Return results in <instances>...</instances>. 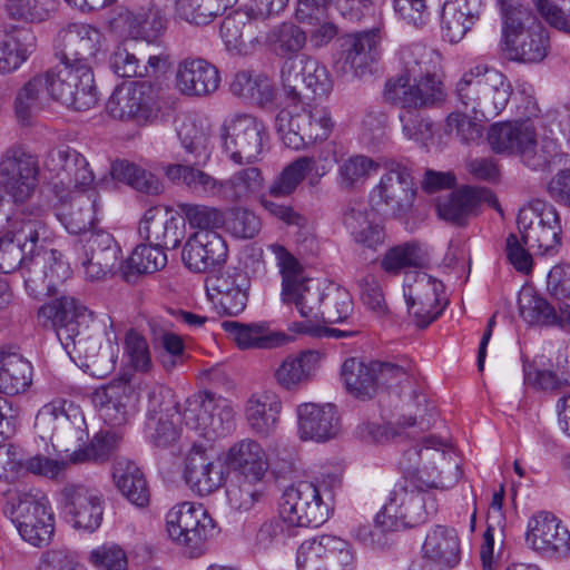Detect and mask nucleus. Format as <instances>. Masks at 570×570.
<instances>
[{"instance_id":"1","label":"nucleus","mask_w":570,"mask_h":570,"mask_svg":"<svg viewBox=\"0 0 570 570\" xmlns=\"http://www.w3.org/2000/svg\"><path fill=\"white\" fill-rule=\"evenodd\" d=\"M423 444L426 456L433 450L432 459L442 464V470L434 473L426 466L420 468L422 448L419 445L406 450L399 461L403 480L395 484L376 515V522L383 529L397 531L425 523L438 511V501L431 490L449 489L462 476L460 465L448 461L443 450L445 441L431 435L423 439Z\"/></svg>"},{"instance_id":"2","label":"nucleus","mask_w":570,"mask_h":570,"mask_svg":"<svg viewBox=\"0 0 570 570\" xmlns=\"http://www.w3.org/2000/svg\"><path fill=\"white\" fill-rule=\"evenodd\" d=\"M39 313L51 320L58 340L72 361L100 374L112 368L111 346L104 347L101 335L89 330L88 309L76 298L61 296L41 306Z\"/></svg>"},{"instance_id":"3","label":"nucleus","mask_w":570,"mask_h":570,"mask_svg":"<svg viewBox=\"0 0 570 570\" xmlns=\"http://www.w3.org/2000/svg\"><path fill=\"white\" fill-rule=\"evenodd\" d=\"M512 92L508 78L487 66H475L464 72L454 89L459 107L470 111L476 120H490L499 116Z\"/></svg>"},{"instance_id":"4","label":"nucleus","mask_w":570,"mask_h":570,"mask_svg":"<svg viewBox=\"0 0 570 570\" xmlns=\"http://www.w3.org/2000/svg\"><path fill=\"white\" fill-rule=\"evenodd\" d=\"M277 265L282 274V297L286 304H293L305 322L293 323L292 330L302 334L314 333V323L318 315L324 297V287L317 279L305 276L303 266L283 246L273 245Z\"/></svg>"},{"instance_id":"5","label":"nucleus","mask_w":570,"mask_h":570,"mask_svg":"<svg viewBox=\"0 0 570 570\" xmlns=\"http://www.w3.org/2000/svg\"><path fill=\"white\" fill-rule=\"evenodd\" d=\"M488 141L495 154L517 156L532 170H547L557 157L553 140L538 144L534 125L529 120L497 122L488 130Z\"/></svg>"},{"instance_id":"6","label":"nucleus","mask_w":570,"mask_h":570,"mask_svg":"<svg viewBox=\"0 0 570 570\" xmlns=\"http://www.w3.org/2000/svg\"><path fill=\"white\" fill-rule=\"evenodd\" d=\"M341 487V479L330 474L322 485L301 481L289 485L283 492L279 503V517L291 527L322 525L330 514L328 503L323 499V490L328 499L333 498V490Z\"/></svg>"},{"instance_id":"7","label":"nucleus","mask_w":570,"mask_h":570,"mask_svg":"<svg viewBox=\"0 0 570 570\" xmlns=\"http://www.w3.org/2000/svg\"><path fill=\"white\" fill-rule=\"evenodd\" d=\"M294 110L282 109L275 128L284 144L295 150L328 138L334 127L331 111L321 105H306Z\"/></svg>"},{"instance_id":"8","label":"nucleus","mask_w":570,"mask_h":570,"mask_svg":"<svg viewBox=\"0 0 570 570\" xmlns=\"http://www.w3.org/2000/svg\"><path fill=\"white\" fill-rule=\"evenodd\" d=\"M35 429L42 440H49L56 451L68 452L86 436V421L80 406L63 399L45 404L37 413Z\"/></svg>"},{"instance_id":"9","label":"nucleus","mask_w":570,"mask_h":570,"mask_svg":"<svg viewBox=\"0 0 570 570\" xmlns=\"http://www.w3.org/2000/svg\"><path fill=\"white\" fill-rule=\"evenodd\" d=\"M219 136L223 151L236 165L257 161L268 138L263 121L246 112H233L225 117Z\"/></svg>"},{"instance_id":"10","label":"nucleus","mask_w":570,"mask_h":570,"mask_svg":"<svg viewBox=\"0 0 570 570\" xmlns=\"http://www.w3.org/2000/svg\"><path fill=\"white\" fill-rule=\"evenodd\" d=\"M48 80L49 99L57 100L77 111L92 108L98 100L94 73L88 63H62L43 73Z\"/></svg>"},{"instance_id":"11","label":"nucleus","mask_w":570,"mask_h":570,"mask_svg":"<svg viewBox=\"0 0 570 570\" xmlns=\"http://www.w3.org/2000/svg\"><path fill=\"white\" fill-rule=\"evenodd\" d=\"M43 168L49 173L52 189L61 200H67L77 189L89 187L95 180L87 159L68 145L49 149L43 159Z\"/></svg>"},{"instance_id":"12","label":"nucleus","mask_w":570,"mask_h":570,"mask_svg":"<svg viewBox=\"0 0 570 570\" xmlns=\"http://www.w3.org/2000/svg\"><path fill=\"white\" fill-rule=\"evenodd\" d=\"M522 243L535 254H547L561 243V222L556 208L542 200L523 206L517 218Z\"/></svg>"},{"instance_id":"13","label":"nucleus","mask_w":570,"mask_h":570,"mask_svg":"<svg viewBox=\"0 0 570 570\" xmlns=\"http://www.w3.org/2000/svg\"><path fill=\"white\" fill-rule=\"evenodd\" d=\"M6 512L10 514L21 538L35 547L49 543L53 533V515L43 497L16 492Z\"/></svg>"},{"instance_id":"14","label":"nucleus","mask_w":570,"mask_h":570,"mask_svg":"<svg viewBox=\"0 0 570 570\" xmlns=\"http://www.w3.org/2000/svg\"><path fill=\"white\" fill-rule=\"evenodd\" d=\"M281 78L286 97L293 104L303 102V89L313 97H327L333 89V80L326 66L309 56L288 58L281 69Z\"/></svg>"},{"instance_id":"15","label":"nucleus","mask_w":570,"mask_h":570,"mask_svg":"<svg viewBox=\"0 0 570 570\" xmlns=\"http://www.w3.org/2000/svg\"><path fill=\"white\" fill-rule=\"evenodd\" d=\"M167 532L169 538L183 546L190 557L203 552L205 542L214 535V520L203 505L183 502L174 507L167 514Z\"/></svg>"},{"instance_id":"16","label":"nucleus","mask_w":570,"mask_h":570,"mask_svg":"<svg viewBox=\"0 0 570 570\" xmlns=\"http://www.w3.org/2000/svg\"><path fill=\"white\" fill-rule=\"evenodd\" d=\"M39 164L36 156L21 147L7 149L0 159V186L13 204L32 198L39 185Z\"/></svg>"},{"instance_id":"17","label":"nucleus","mask_w":570,"mask_h":570,"mask_svg":"<svg viewBox=\"0 0 570 570\" xmlns=\"http://www.w3.org/2000/svg\"><path fill=\"white\" fill-rule=\"evenodd\" d=\"M76 264H80L89 281L112 274L120 262V247L108 232L85 233L73 240Z\"/></svg>"},{"instance_id":"18","label":"nucleus","mask_w":570,"mask_h":570,"mask_svg":"<svg viewBox=\"0 0 570 570\" xmlns=\"http://www.w3.org/2000/svg\"><path fill=\"white\" fill-rule=\"evenodd\" d=\"M106 110L115 119L146 125L157 118L159 106L150 83L129 82L115 88Z\"/></svg>"},{"instance_id":"19","label":"nucleus","mask_w":570,"mask_h":570,"mask_svg":"<svg viewBox=\"0 0 570 570\" xmlns=\"http://www.w3.org/2000/svg\"><path fill=\"white\" fill-rule=\"evenodd\" d=\"M416 187L411 169L393 163L371 191V199L393 217L406 216L413 207Z\"/></svg>"},{"instance_id":"20","label":"nucleus","mask_w":570,"mask_h":570,"mask_svg":"<svg viewBox=\"0 0 570 570\" xmlns=\"http://www.w3.org/2000/svg\"><path fill=\"white\" fill-rule=\"evenodd\" d=\"M415 83L402 78H389L384 86V100L400 108L435 107L445 101L446 91L435 71L419 77Z\"/></svg>"},{"instance_id":"21","label":"nucleus","mask_w":570,"mask_h":570,"mask_svg":"<svg viewBox=\"0 0 570 570\" xmlns=\"http://www.w3.org/2000/svg\"><path fill=\"white\" fill-rule=\"evenodd\" d=\"M298 570H353L347 541L330 534L305 540L297 550Z\"/></svg>"},{"instance_id":"22","label":"nucleus","mask_w":570,"mask_h":570,"mask_svg":"<svg viewBox=\"0 0 570 570\" xmlns=\"http://www.w3.org/2000/svg\"><path fill=\"white\" fill-rule=\"evenodd\" d=\"M70 275V264L63 261V255L58 249H50L42 255L37 254L28 266H23L26 289L37 299L53 295L57 287Z\"/></svg>"},{"instance_id":"23","label":"nucleus","mask_w":570,"mask_h":570,"mask_svg":"<svg viewBox=\"0 0 570 570\" xmlns=\"http://www.w3.org/2000/svg\"><path fill=\"white\" fill-rule=\"evenodd\" d=\"M527 544L544 558L561 559L570 552V533L550 512L541 511L528 521Z\"/></svg>"},{"instance_id":"24","label":"nucleus","mask_w":570,"mask_h":570,"mask_svg":"<svg viewBox=\"0 0 570 570\" xmlns=\"http://www.w3.org/2000/svg\"><path fill=\"white\" fill-rule=\"evenodd\" d=\"M65 515L75 528L95 531L102 521L101 493L83 484H67L60 492Z\"/></svg>"},{"instance_id":"25","label":"nucleus","mask_w":570,"mask_h":570,"mask_svg":"<svg viewBox=\"0 0 570 570\" xmlns=\"http://www.w3.org/2000/svg\"><path fill=\"white\" fill-rule=\"evenodd\" d=\"M249 287L250 279L247 273L237 269L206 281V291L215 308L228 316H236L245 309Z\"/></svg>"},{"instance_id":"26","label":"nucleus","mask_w":570,"mask_h":570,"mask_svg":"<svg viewBox=\"0 0 570 570\" xmlns=\"http://www.w3.org/2000/svg\"><path fill=\"white\" fill-rule=\"evenodd\" d=\"M101 33L89 24L72 23L62 29L57 38V55L62 63H88L100 50Z\"/></svg>"},{"instance_id":"27","label":"nucleus","mask_w":570,"mask_h":570,"mask_svg":"<svg viewBox=\"0 0 570 570\" xmlns=\"http://www.w3.org/2000/svg\"><path fill=\"white\" fill-rule=\"evenodd\" d=\"M175 83L184 96L205 97L218 89L220 75L217 67L208 60L190 56L178 61Z\"/></svg>"},{"instance_id":"28","label":"nucleus","mask_w":570,"mask_h":570,"mask_svg":"<svg viewBox=\"0 0 570 570\" xmlns=\"http://www.w3.org/2000/svg\"><path fill=\"white\" fill-rule=\"evenodd\" d=\"M92 401L106 424L121 426L128 421L130 410L137 401V394L127 380L119 379L98 389Z\"/></svg>"},{"instance_id":"29","label":"nucleus","mask_w":570,"mask_h":570,"mask_svg":"<svg viewBox=\"0 0 570 570\" xmlns=\"http://www.w3.org/2000/svg\"><path fill=\"white\" fill-rule=\"evenodd\" d=\"M227 246L218 233H194L181 252L185 266L194 273H206L225 263Z\"/></svg>"},{"instance_id":"30","label":"nucleus","mask_w":570,"mask_h":570,"mask_svg":"<svg viewBox=\"0 0 570 570\" xmlns=\"http://www.w3.org/2000/svg\"><path fill=\"white\" fill-rule=\"evenodd\" d=\"M139 237L146 243L175 249L184 238V228L179 226V219L164 206L148 208L139 222Z\"/></svg>"},{"instance_id":"31","label":"nucleus","mask_w":570,"mask_h":570,"mask_svg":"<svg viewBox=\"0 0 570 570\" xmlns=\"http://www.w3.org/2000/svg\"><path fill=\"white\" fill-rule=\"evenodd\" d=\"M298 434L303 441L324 442L333 439L340 429V419L333 404L304 403L297 406Z\"/></svg>"},{"instance_id":"32","label":"nucleus","mask_w":570,"mask_h":570,"mask_svg":"<svg viewBox=\"0 0 570 570\" xmlns=\"http://www.w3.org/2000/svg\"><path fill=\"white\" fill-rule=\"evenodd\" d=\"M484 0H446L441 12V31L451 43L460 42L481 19Z\"/></svg>"},{"instance_id":"33","label":"nucleus","mask_w":570,"mask_h":570,"mask_svg":"<svg viewBox=\"0 0 570 570\" xmlns=\"http://www.w3.org/2000/svg\"><path fill=\"white\" fill-rule=\"evenodd\" d=\"M482 200L498 204L497 198L489 189L464 186L440 199L436 204V210L440 218L455 226H464Z\"/></svg>"},{"instance_id":"34","label":"nucleus","mask_w":570,"mask_h":570,"mask_svg":"<svg viewBox=\"0 0 570 570\" xmlns=\"http://www.w3.org/2000/svg\"><path fill=\"white\" fill-rule=\"evenodd\" d=\"M343 223L356 243L376 248L384 240V229L377 213L363 202L350 204L343 213Z\"/></svg>"},{"instance_id":"35","label":"nucleus","mask_w":570,"mask_h":570,"mask_svg":"<svg viewBox=\"0 0 570 570\" xmlns=\"http://www.w3.org/2000/svg\"><path fill=\"white\" fill-rule=\"evenodd\" d=\"M184 479L195 493L208 495L222 487L224 473L222 466L214 464L200 446L194 445L185 460Z\"/></svg>"},{"instance_id":"36","label":"nucleus","mask_w":570,"mask_h":570,"mask_svg":"<svg viewBox=\"0 0 570 570\" xmlns=\"http://www.w3.org/2000/svg\"><path fill=\"white\" fill-rule=\"evenodd\" d=\"M322 354L318 351H302L297 355H288L274 370L273 377L278 386L286 391H297L312 381L316 373Z\"/></svg>"},{"instance_id":"37","label":"nucleus","mask_w":570,"mask_h":570,"mask_svg":"<svg viewBox=\"0 0 570 570\" xmlns=\"http://www.w3.org/2000/svg\"><path fill=\"white\" fill-rule=\"evenodd\" d=\"M222 327L242 350L275 348L289 341L288 335L271 331L265 323L245 324L237 321H225L222 323Z\"/></svg>"},{"instance_id":"38","label":"nucleus","mask_w":570,"mask_h":570,"mask_svg":"<svg viewBox=\"0 0 570 570\" xmlns=\"http://www.w3.org/2000/svg\"><path fill=\"white\" fill-rule=\"evenodd\" d=\"M380 37L376 30L347 35L343 38L344 69L355 77L363 76L376 60Z\"/></svg>"},{"instance_id":"39","label":"nucleus","mask_w":570,"mask_h":570,"mask_svg":"<svg viewBox=\"0 0 570 570\" xmlns=\"http://www.w3.org/2000/svg\"><path fill=\"white\" fill-rule=\"evenodd\" d=\"M226 464L238 473V478L252 480H263L268 470L264 449L252 439H244L232 445L226 454Z\"/></svg>"},{"instance_id":"40","label":"nucleus","mask_w":570,"mask_h":570,"mask_svg":"<svg viewBox=\"0 0 570 570\" xmlns=\"http://www.w3.org/2000/svg\"><path fill=\"white\" fill-rule=\"evenodd\" d=\"M166 176L174 184L185 187L197 197L222 200L223 179H217L199 168L174 164L166 168Z\"/></svg>"},{"instance_id":"41","label":"nucleus","mask_w":570,"mask_h":570,"mask_svg":"<svg viewBox=\"0 0 570 570\" xmlns=\"http://www.w3.org/2000/svg\"><path fill=\"white\" fill-rule=\"evenodd\" d=\"M117 489L131 504L146 508L150 502V490L140 468L127 459H118L114 465Z\"/></svg>"},{"instance_id":"42","label":"nucleus","mask_w":570,"mask_h":570,"mask_svg":"<svg viewBox=\"0 0 570 570\" xmlns=\"http://www.w3.org/2000/svg\"><path fill=\"white\" fill-rule=\"evenodd\" d=\"M504 43L511 59L528 63L541 62L550 48L548 32L541 23H534L527 32H521Z\"/></svg>"},{"instance_id":"43","label":"nucleus","mask_w":570,"mask_h":570,"mask_svg":"<svg viewBox=\"0 0 570 570\" xmlns=\"http://www.w3.org/2000/svg\"><path fill=\"white\" fill-rule=\"evenodd\" d=\"M423 557L441 566L454 567L460 561V543L456 531L444 525H436L425 538L422 547Z\"/></svg>"},{"instance_id":"44","label":"nucleus","mask_w":570,"mask_h":570,"mask_svg":"<svg viewBox=\"0 0 570 570\" xmlns=\"http://www.w3.org/2000/svg\"><path fill=\"white\" fill-rule=\"evenodd\" d=\"M282 401L274 394L252 395L246 403L245 414L250 429L261 436L272 434L278 423Z\"/></svg>"},{"instance_id":"45","label":"nucleus","mask_w":570,"mask_h":570,"mask_svg":"<svg viewBox=\"0 0 570 570\" xmlns=\"http://www.w3.org/2000/svg\"><path fill=\"white\" fill-rule=\"evenodd\" d=\"M48 80L43 73L36 75L18 89L13 108L18 120L28 124L49 104Z\"/></svg>"},{"instance_id":"46","label":"nucleus","mask_w":570,"mask_h":570,"mask_svg":"<svg viewBox=\"0 0 570 570\" xmlns=\"http://www.w3.org/2000/svg\"><path fill=\"white\" fill-rule=\"evenodd\" d=\"M70 198V208L61 212L59 218L70 234L82 236L85 233L94 232L91 227L97 220L99 210V199L92 191L90 194H80Z\"/></svg>"},{"instance_id":"47","label":"nucleus","mask_w":570,"mask_h":570,"mask_svg":"<svg viewBox=\"0 0 570 570\" xmlns=\"http://www.w3.org/2000/svg\"><path fill=\"white\" fill-rule=\"evenodd\" d=\"M32 381L31 364L17 353L0 351V392L16 395L24 392Z\"/></svg>"},{"instance_id":"48","label":"nucleus","mask_w":570,"mask_h":570,"mask_svg":"<svg viewBox=\"0 0 570 570\" xmlns=\"http://www.w3.org/2000/svg\"><path fill=\"white\" fill-rule=\"evenodd\" d=\"M254 17L247 11H235L226 16L220 23V37L228 51L246 53L247 45L252 43L254 37Z\"/></svg>"},{"instance_id":"49","label":"nucleus","mask_w":570,"mask_h":570,"mask_svg":"<svg viewBox=\"0 0 570 570\" xmlns=\"http://www.w3.org/2000/svg\"><path fill=\"white\" fill-rule=\"evenodd\" d=\"M230 92L244 98L250 104L265 106L275 98L274 86L271 79L263 73L243 70L234 76L230 82Z\"/></svg>"},{"instance_id":"50","label":"nucleus","mask_w":570,"mask_h":570,"mask_svg":"<svg viewBox=\"0 0 570 570\" xmlns=\"http://www.w3.org/2000/svg\"><path fill=\"white\" fill-rule=\"evenodd\" d=\"M264 183L262 170L257 167H246L234 173L222 183V202L242 203L247 202L257 194Z\"/></svg>"},{"instance_id":"51","label":"nucleus","mask_w":570,"mask_h":570,"mask_svg":"<svg viewBox=\"0 0 570 570\" xmlns=\"http://www.w3.org/2000/svg\"><path fill=\"white\" fill-rule=\"evenodd\" d=\"M342 379L346 390L357 399H371L377 392L373 362L366 364L357 358H348L342 365Z\"/></svg>"},{"instance_id":"52","label":"nucleus","mask_w":570,"mask_h":570,"mask_svg":"<svg viewBox=\"0 0 570 570\" xmlns=\"http://www.w3.org/2000/svg\"><path fill=\"white\" fill-rule=\"evenodd\" d=\"M401 71L393 78L406 79V82L416 81L423 75H430L438 67L439 57L429 48L420 43L403 47L400 52Z\"/></svg>"},{"instance_id":"53","label":"nucleus","mask_w":570,"mask_h":570,"mask_svg":"<svg viewBox=\"0 0 570 570\" xmlns=\"http://www.w3.org/2000/svg\"><path fill=\"white\" fill-rule=\"evenodd\" d=\"M32 36L28 31L3 33L0 37V73L16 71L33 50Z\"/></svg>"},{"instance_id":"54","label":"nucleus","mask_w":570,"mask_h":570,"mask_svg":"<svg viewBox=\"0 0 570 570\" xmlns=\"http://www.w3.org/2000/svg\"><path fill=\"white\" fill-rule=\"evenodd\" d=\"M380 164L374 159L355 155L338 166L337 184L341 189L350 191L362 186L372 174L377 173Z\"/></svg>"},{"instance_id":"55","label":"nucleus","mask_w":570,"mask_h":570,"mask_svg":"<svg viewBox=\"0 0 570 570\" xmlns=\"http://www.w3.org/2000/svg\"><path fill=\"white\" fill-rule=\"evenodd\" d=\"M352 311L353 302L348 291L335 284H328L324 287L318 322L341 323L347 320Z\"/></svg>"},{"instance_id":"56","label":"nucleus","mask_w":570,"mask_h":570,"mask_svg":"<svg viewBox=\"0 0 570 570\" xmlns=\"http://www.w3.org/2000/svg\"><path fill=\"white\" fill-rule=\"evenodd\" d=\"M177 208L188 226L191 229H197V233H217L216 229L220 228L225 223L224 213L216 207L203 204L179 203Z\"/></svg>"},{"instance_id":"57","label":"nucleus","mask_w":570,"mask_h":570,"mask_svg":"<svg viewBox=\"0 0 570 570\" xmlns=\"http://www.w3.org/2000/svg\"><path fill=\"white\" fill-rule=\"evenodd\" d=\"M166 26V14L156 4L147 9L141 8L129 18L130 32L148 42L156 40L165 31Z\"/></svg>"},{"instance_id":"58","label":"nucleus","mask_w":570,"mask_h":570,"mask_svg":"<svg viewBox=\"0 0 570 570\" xmlns=\"http://www.w3.org/2000/svg\"><path fill=\"white\" fill-rule=\"evenodd\" d=\"M499 4L503 19L504 42L521 35V32H527L534 23H540L532 12L517 0H499Z\"/></svg>"},{"instance_id":"59","label":"nucleus","mask_w":570,"mask_h":570,"mask_svg":"<svg viewBox=\"0 0 570 570\" xmlns=\"http://www.w3.org/2000/svg\"><path fill=\"white\" fill-rule=\"evenodd\" d=\"M315 161L311 157H299L286 166L268 188V196L286 197L302 183L313 169Z\"/></svg>"},{"instance_id":"60","label":"nucleus","mask_w":570,"mask_h":570,"mask_svg":"<svg viewBox=\"0 0 570 570\" xmlns=\"http://www.w3.org/2000/svg\"><path fill=\"white\" fill-rule=\"evenodd\" d=\"M121 435L116 431L98 432L88 446L73 451L71 455L72 463L86 461L105 462L118 449Z\"/></svg>"},{"instance_id":"61","label":"nucleus","mask_w":570,"mask_h":570,"mask_svg":"<svg viewBox=\"0 0 570 570\" xmlns=\"http://www.w3.org/2000/svg\"><path fill=\"white\" fill-rule=\"evenodd\" d=\"M110 174L115 180L126 183L139 191L148 194L159 191V181L155 176L128 160L112 163Z\"/></svg>"},{"instance_id":"62","label":"nucleus","mask_w":570,"mask_h":570,"mask_svg":"<svg viewBox=\"0 0 570 570\" xmlns=\"http://www.w3.org/2000/svg\"><path fill=\"white\" fill-rule=\"evenodd\" d=\"M521 317L529 324L553 325L558 322L554 307L549 302L531 291L519 295Z\"/></svg>"},{"instance_id":"63","label":"nucleus","mask_w":570,"mask_h":570,"mask_svg":"<svg viewBox=\"0 0 570 570\" xmlns=\"http://www.w3.org/2000/svg\"><path fill=\"white\" fill-rule=\"evenodd\" d=\"M165 248L146 243L139 244L127 261V266L135 274H151L167 265Z\"/></svg>"},{"instance_id":"64","label":"nucleus","mask_w":570,"mask_h":570,"mask_svg":"<svg viewBox=\"0 0 570 570\" xmlns=\"http://www.w3.org/2000/svg\"><path fill=\"white\" fill-rule=\"evenodd\" d=\"M262 480L238 478L227 488L229 505L237 511H249L262 498Z\"/></svg>"}]
</instances>
